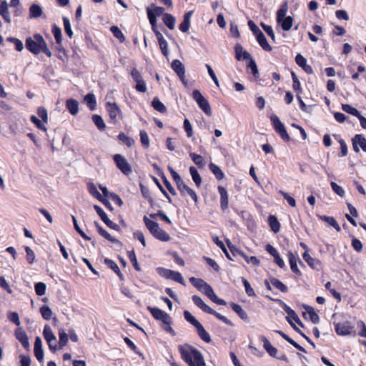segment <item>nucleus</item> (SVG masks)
Returning a JSON list of instances; mask_svg holds the SVG:
<instances>
[{
  "instance_id": "obj_39",
  "label": "nucleus",
  "mask_w": 366,
  "mask_h": 366,
  "mask_svg": "<svg viewBox=\"0 0 366 366\" xmlns=\"http://www.w3.org/2000/svg\"><path fill=\"white\" fill-rule=\"evenodd\" d=\"M59 349H62L67 345L68 342V335L65 332L64 329L59 330Z\"/></svg>"
},
{
  "instance_id": "obj_23",
  "label": "nucleus",
  "mask_w": 366,
  "mask_h": 366,
  "mask_svg": "<svg viewBox=\"0 0 366 366\" xmlns=\"http://www.w3.org/2000/svg\"><path fill=\"white\" fill-rule=\"evenodd\" d=\"M0 15L7 23H11V17L9 12V5L6 1H2L0 4Z\"/></svg>"
},
{
  "instance_id": "obj_36",
  "label": "nucleus",
  "mask_w": 366,
  "mask_h": 366,
  "mask_svg": "<svg viewBox=\"0 0 366 366\" xmlns=\"http://www.w3.org/2000/svg\"><path fill=\"white\" fill-rule=\"evenodd\" d=\"M189 172L195 184L197 187H200L202 184V177L199 175L197 169L194 167L192 166L189 167Z\"/></svg>"
},
{
  "instance_id": "obj_5",
  "label": "nucleus",
  "mask_w": 366,
  "mask_h": 366,
  "mask_svg": "<svg viewBox=\"0 0 366 366\" xmlns=\"http://www.w3.org/2000/svg\"><path fill=\"white\" fill-rule=\"evenodd\" d=\"M192 97L197 103L200 109L207 114L210 116L212 114L211 107L208 101L202 96L199 90H194L192 92Z\"/></svg>"
},
{
  "instance_id": "obj_51",
  "label": "nucleus",
  "mask_w": 366,
  "mask_h": 366,
  "mask_svg": "<svg viewBox=\"0 0 366 366\" xmlns=\"http://www.w3.org/2000/svg\"><path fill=\"white\" fill-rule=\"evenodd\" d=\"M342 109L344 112H345L350 114H352L353 116H355L357 117H358L360 114L357 109L352 107V106H350L349 104H342Z\"/></svg>"
},
{
  "instance_id": "obj_55",
  "label": "nucleus",
  "mask_w": 366,
  "mask_h": 366,
  "mask_svg": "<svg viewBox=\"0 0 366 366\" xmlns=\"http://www.w3.org/2000/svg\"><path fill=\"white\" fill-rule=\"evenodd\" d=\"M114 36L120 40L121 42L124 41L125 37L122 31L116 26H113L110 29Z\"/></svg>"
},
{
  "instance_id": "obj_53",
  "label": "nucleus",
  "mask_w": 366,
  "mask_h": 366,
  "mask_svg": "<svg viewBox=\"0 0 366 366\" xmlns=\"http://www.w3.org/2000/svg\"><path fill=\"white\" fill-rule=\"evenodd\" d=\"M140 141L144 148H149L150 146L149 136L146 131H140Z\"/></svg>"
},
{
  "instance_id": "obj_58",
  "label": "nucleus",
  "mask_w": 366,
  "mask_h": 366,
  "mask_svg": "<svg viewBox=\"0 0 366 366\" xmlns=\"http://www.w3.org/2000/svg\"><path fill=\"white\" fill-rule=\"evenodd\" d=\"M189 156L192 158V161L195 163V164H197L199 167L204 166V159L201 155L194 153H190Z\"/></svg>"
},
{
  "instance_id": "obj_9",
  "label": "nucleus",
  "mask_w": 366,
  "mask_h": 366,
  "mask_svg": "<svg viewBox=\"0 0 366 366\" xmlns=\"http://www.w3.org/2000/svg\"><path fill=\"white\" fill-rule=\"evenodd\" d=\"M131 75L134 81L137 83L135 89L139 92L144 93L147 92L146 83L144 81L140 72L135 68L131 71Z\"/></svg>"
},
{
  "instance_id": "obj_14",
  "label": "nucleus",
  "mask_w": 366,
  "mask_h": 366,
  "mask_svg": "<svg viewBox=\"0 0 366 366\" xmlns=\"http://www.w3.org/2000/svg\"><path fill=\"white\" fill-rule=\"evenodd\" d=\"M171 67L176 72L182 81L186 84L185 68L184 64L179 60L176 59L172 61Z\"/></svg>"
},
{
  "instance_id": "obj_34",
  "label": "nucleus",
  "mask_w": 366,
  "mask_h": 366,
  "mask_svg": "<svg viewBox=\"0 0 366 366\" xmlns=\"http://www.w3.org/2000/svg\"><path fill=\"white\" fill-rule=\"evenodd\" d=\"M104 263L110 268L112 269L119 277L121 280L123 279V274H122L118 265L112 259L106 258L104 259Z\"/></svg>"
},
{
  "instance_id": "obj_29",
  "label": "nucleus",
  "mask_w": 366,
  "mask_h": 366,
  "mask_svg": "<svg viewBox=\"0 0 366 366\" xmlns=\"http://www.w3.org/2000/svg\"><path fill=\"white\" fill-rule=\"evenodd\" d=\"M66 106L72 115H76L79 112V103L76 100L69 99L66 101Z\"/></svg>"
},
{
  "instance_id": "obj_6",
  "label": "nucleus",
  "mask_w": 366,
  "mask_h": 366,
  "mask_svg": "<svg viewBox=\"0 0 366 366\" xmlns=\"http://www.w3.org/2000/svg\"><path fill=\"white\" fill-rule=\"evenodd\" d=\"M157 272L162 277H164L167 279H171L183 285H185L184 278L182 277V274L178 272H175L168 269H164L162 267H159L157 268Z\"/></svg>"
},
{
  "instance_id": "obj_8",
  "label": "nucleus",
  "mask_w": 366,
  "mask_h": 366,
  "mask_svg": "<svg viewBox=\"0 0 366 366\" xmlns=\"http://www.w3.org/2000/svg\"><path fill=\"white\" fill-rule=\"evenodd\" d=\"M113 159L118 169L121 170L124 174L129 175L132 173L131 166L122 155L115 154Z\"/></svg>"
},
{
  "instance_id": "obj_43",
  "label": "nucleus",
  "mask_w": 366,
  "mask_h": 366,
  "mask_svg": "<svg viewBox=\"0 0 366 366\" xmlns=\"http://www.w3.org/2000/svg\"><path fill=\"white\" fill-rule=\"evenodd\" d=\"M270 282L273 287L278 289L282 292H287V287L286 285H285L281 281L279 280L274 278V277H270Z\"/></svg>"
},
{
  "instance_id": "obj_18",
  "label": "nucleus",
  "mask_w": 366,
  "mask_h": 366,
  "mask_svg": "<svg viewBox=\"0 0 366 366\" xmlns=\"http://www.w3.org/2000/svg\"><path fill=\"white\" fill-rule=\"evenodd\" d=\"M107 109L111 120L113 122H116L117 118L120 114V109L119 107L115 103L108 102L107 104Z\"/></svg>"
},
{
  "instance_id": "obj_27",
  "label": "nucleus",
  "mask_w": 366,
  "mask_h": 366,
  "mask_svg": "<svg viewBox=\"0 0 366 366\" xmlns=\"http://www.w3.org/2000/svg\"><path fill=\"white\" fill-rule=\"evenodd\" d=\"M257 40L261 47L267 51H272V46L268 44L267 39L262 32L258 33V35L256 36Z\"/></svg>"
},
{
  "instance_id": "obj_64",
  "label": "nucleus",
  "mask_w": 366,
  "mask_h": 366,
  "mask_svg": "<svg viewBox=\"0 0 366 366\" xmlns=\"http://www.w3.org/2000/svg\"><path fill=\"white\" fill-rule=\"evenodd\" d=\"M37 114L40 118H41L42 121L44 123H47L48 122V114L47 111L44 107H39L37 110Z\"/></svg>"
},
{
  "instance_id": "obj_45",
  "label": "nucleus",
  "mask_w": 366,
  "mask_h": 366,
  "mask_svg": "<svg viewBox=\"0 0 366 366\" xmlns=\"http://www.w3.org/2000/svg\"><path fill=\"white\" fill-rule=\"evenodd\" d=\"M88 189H89V192L94 197H95L96 199H97L98 200H99L102 202H104V199L102 198L101 194L99 192L96 186L93 183H91L89 184Z\"/></svg>"
},
{
  "instance_id": "obj_25",
  "label": "nucleus",
  "mask_w": 366,
  "mask_h": 366,
  "mask_svg": "<svg viewBox=\"0 0 366 366\" xmlns=\"http://www.w3.org/2000/svg\"><path fill=\"white\" fill-rule=\"evenodd\" d=\"M192 14H193V11H189L184 15V19L179 25V29L182 32H187L189 31V27H190V19H191Z\"/></svg>"
},
{
  "instance_id": "obj_7",
  "label": "nucleus",
  "mask_w": 366,
  "mask_h": 366,
  "mask_svg": "<svg viewBox=\"0 0 366 366\" xmlns=\"http://www.w3.org/2000/svg\"><path fill=\"white\" fill-rule=\"evenodd\" d=\"M270 120L272 122L275 131L281 136L282 139L284 141L288 142L290 137L279 117L275 114H272L270 117Z\"/></svg>"
},
{
  "instance_id": "obj_4",
  "label": "nucleus",
  "mask_w": 366,
  "mask_h": 366,
  "mask_svg": "<svg viewBox=\"0 0 366 366\" xmlns=\"http://www.w3.org/2000/svg\"><path fill=\"white\" fill-rule=\"evenodd\" d=\"M143 220L147 228L155 238L162 242H168L170 240L169 235L160 228L157 222L149 219L147 216L144 217Z\"/></svg>"
},
{
  "instance_id": "obj_33",
  "label": "nucleus",
  "mask_w": 366,
  "mask_h": 366,
  "mask_svg": "<svg viewBox=\"0 0 366 366\" xmlns=\"http://www.w3.org/2000/svg\"><path fill=\"white\" fill-rule=\"evenodd\" d=\"M42 14V9L38 4H33L29 8L30 18H38Z\"/></svg>"
},
{
  "instance_id": "obj_21",
  "label": "nucleus",
  "mask_w": 366,
  "mask_h": 366,
  "mask_svg": "<svg viewBox=\"0 0 366 366\" xmlns=\"http://www.w3.org/2000/svg\"><path fill=\"white\" fill-rule=\"evenodd\" d=\"M192 301L199 308H200L204 312L207 313L214 312V310L206 305L200 297L194 295L192 297Z\"/></svg>"
},
{
  "instance_id": "obj_37",
  "label": "nucleus",
  "mask_w": 366,
  "mask_h": 366,
  "mask_svg": "<svg viewBox=\"0 0 366 366\" xmlns=\"http://www.w3.org/2000/svg\"><path fill=\"white\" fill-rule=\"evenodd\" d=\"M84 100L86 102V104H87L88 107L91 110L95 109L97 102H96V97H95L94 94H91V93L87 94L84 97Z\"/></svg>"
},
{
  "instance_id": "obj_16",
  "label": "nucleus",
  "mask_w": 366,
  "mask_h": 366,
  "mask_svg": "<svg viewBox=\"0 0 366 366\" xmlns=\"http://www.w3.org/2000/svg\"><path fill=\"white\" fill-rule=\"evenodd\" d=\"M15 336L25 349H29L30 345L28 336L21 327H19L15 330Z\"/></svg>"
},
{
  "instance_id": "obj_56",
  "label": "nucleus",
  "mask_w": 366,
  "mask_h": 366,
  "mask_svg": "<svg viewBox=\"0 0 366 366\" xmlns=\"http://www.w3.org/2000/svg\"><path fill=\"white\" fill-rule=\"evenodd\" d=\"M52 34L56 39V41L58 44H61V30L59 27L56 25H54L52 27Z\"/></svg>"
},
{
  "instance_id": "obj_40",
  "label": "nucleus",
  "mask_w": 366,
  "mask_h": 366,
  "mask_svg": "<svg viewBox=\"0 0 366 366\" xmlns=\"http://www.w3.org/2000/svg\"><path fill=\"white\" fill-rule=\"evenodd\" d=\"M163 21L169 29L173 30L174 29L175 18L172 15L165 14L163 17Z\"/></svg>"
},
{
  "instance_id": "obj_12",
  "label": "nucleus",
  "mask_w": 366,
  "mask_h": 366,
  "mask_svg": "<svg viewBox=\"0 0 366 366\" xmlns=\"http://www.w3.org/2000/svg\"><path fill=\"white\" fill-rule=\"evenodd\" d=\"M94 209L96 210L97 213L99 214V216L101 217L102 220L111 229L118 230L119 229V226L116 223H114L112 221H111L107 214L104 212V210L98 205L94 206Z\"/></svg>"
},
{
  "instance_id": "obj_20",
  "label": "nucleus",
  "mask_w": 366,
  "mask_h": 366,
  "mask_svg": "<svg viewBox=\"0 0 366 366\" xmlns=\"http://www.w3.org/2000/svg\"><path fill=\"white\" fill-rule=\"evenodd\" d=\"M218 191L220 194L221 208L224 211L228 208V194L226 189L222 186L218 187Z\"/></svg>"
},
{
  "instance_id": "obj_1",
  "label": "nucleus",
  "mask_w": 366,
  "mask_h": 366,
  "mask_svg": "<svg viewBox=\"0 0 366 366\" xmlns=\"http://www.w3.org/2000/svg\"><path fill=\"white\" fill-rule=\"evenodd\" d=\"M26 48L34 54H38L40 52H43L47 56H51V52L47 47L44 38L39 34H36L33 35V36L26 38Z\"/></svg>"
},
{
  "instance_id": "obj_3",
  "label": "nucleus",
  "mask_w": 366,
  "mask_h": 366,
  "mask_svg": "<svg viewBox=\"0 0 366 366\" xmlns=\"http://www.w3.org/2000/svg\"><path fill=\"white\" fill-rule=\"evenodd\" d=\"M147 309L156 320L162 322V327L165 331L169 332L173 336L176 335L174 330L170 326L172 322V317L167 313L157 307L148 306Z\"/></svg>"
},
{
  "instance_id": "obj_38",
  "label": "nucleus",
  "mask_w": 366,
  "mask_h": 366,
  "mask_svg": "<svg viewBox=\"0 0 366 366\" xmlns=\"http://www.w3.org/2000/svg\"><path fill=\"white\" fill-rule=\"evenodd\" d=\"M269 224L271 227V229L274 232L277 233L280 229V224L278 222L277 218L274 215H270L269 217Z\"/></svg>"
},
{
  "instance_id": "obj_60",
  "label": "nucleus",
  "mask_w": 366,
  "mask_h": 366,
  "mask_svg": "<svg viewBox=\"0 0 366 366\" xmlns=\"http://www.w3.org/2000/svg\"><path fill=\"white\" fill-rule=\"evenodd\" d=\"M242 283L245 287V291L247 295L252 297L255 295L254 290L251 287L249 282L244 277L242 278Z\"/></svg>"
},
{
  "instance_id": "obj_2",
  "label": "nucleus",
  "mask_w": 366,
  "mask_h": 366,
  "mask_svg": "<svg viewBox=\"0 0 366 366\" xmlns=\"http://www.w3.org/2000/svg\"><path fill=\"white\" fill-rule=\"evenodd\" d=\"M190 282L199 291L204 292L212 302L219 305H225L226 302L219 299L214 293L212 287L202 279L190 277Z\"/></svg>"
},
{
  "instance_id": "obj_30",
  "label": "nucleus",
  "mask_w": 366,
  "mask_h": 366,
  "mask_svg": "<svg viewBox=\"0 0 366 366\" xmlns=\"http://www.w3.org/2000/svg\"><path fill=\"white\" fill-rule=\"evenodd\" d=\"M199 337L205 342H210L212 341L209 334L204 330V327L199 325L196 328Z\"/></svg>"
},
{
  "instance_id": "obj_35",
  "label": "nucleus",
  "mask_w": 366,
  "mask_h": 366,
  "mask_svg": "<svg viewBox=\"0 0 366 366\" xmlns=\"http://www.w3.org/2000/svg\"><path fill=\"white\" fill-rule=\"evenodd\" d=\"M305 312H307L310 317V320L317 324L320 322L319 315L314 311V309L310 306H304Z\"/></svg>"
},
{
  "instance_id": "obj_50",
  "label": "nucleus",
  "mask_w": 366,
  "mask_h": 366,
  "mask_svg": "<svg viewBox=\"0 0 366 366\" xmlns=\"http://www.w3.org/2000/svg\"><path fill=\"white\" fill-rule=\"evenodd\" d=\"M35 292L39 296H43L46 293V285L44 282H37L34 285Z\"/></svg>"
},
{
  "instance_id": "obj_28",
  "label": "nucleus",
  "mask_w": 366,
  "mask_h": 366,
  "mask_svg": "<svg viewBox=\"0 0 366 366\" xmlns=\"http://www.w3.org/2000/svg\"><path fill=\"white\" fill-rule=\"evenodd\" d=\"M288 258H289V262L290 264L291 270L297 274H300L301 272H300L299 268L297 267V260L299 259L291 252H290L288 253Z\"/></svg>"
},
{
  "instance_id": "obj_59",
  "label": "nucleus",
  "mask_w": 366,
  "mask_h": 366,
  "mask_svg": "<svg viewBox=\"0 0 366 366\" xmlns=\"http://www.w3.org/2000/svg\"><path fill=\"white\" fill-rule=\"evenodd\" d=\"M64 26L66 34L71 38L73 35L71 24L67 17H63Z\"/></svg>"
},
{
  "instance_id": "obj_44",
  "label": "nucleus",
  "mask_w": 366,
  "mask_h": 366,
  "mask_svg": "<svg viewBox=\"0 0 366 366\" xmlns=\"http://www.w3.org/2000/svg\"><path fill=\"white\" fill-rule=\"evenodd\" d=\"M320 219L333 227L337 232H340L341 230V228L339 225V224L337 222V221L332 217H328V216H322L320 217Z\"/></svg>"
},
{
  "instance_id": "obj_13",
  "label": "nucleus",
  "mask_w": 366,
  "mask_h": 366,
  "mask_svg": "<svg viewBox=\"0 0 366 366\" xmlns=\"http://www.w3.org/2000/svg\"><path fill=\"white\" fill-rule=\"evenodd\" d=\"M353 149L359 152V147L366 152V138L362 134H356L352 139Z\"/></svg>"
},
{
  "instance_id": "obj_46",
  "label": "nucleus",
  "mask_w": 366,
  "mask_h": 366,
  "mask_svg": "<svg viewBox=\"0 0 366 366\" xmlns=\"http://www.w3.org/2000/svg\"><path fill=\"white\" fill-rule=\"evenodd\" d=\"M152 105L155 110L161 113H164L167 111L166 107L164 105L163 103L160 102V100L157 97L154 98L152 102Z\"/></svg>"
},
{
  "instance_id": "obj_22",
  "label": "nucleus",
  "mask_w": 366,
  "mask_h": 366,
  "mask_svg": "<svg viewBox=\"0 0 366 366\" xmlns=\"http://www.w3.org/2000/svg\"><path fill=\"white\" fill-rule=\"evenodd\" d=\"M302 257L304 260L308 264L310 267H311L312 269H315L317 270H319L320 268V262L312 257L307 252H304L302 254Z\"/></svg>"
},
{
  "instance_id": "obj_57",
  "label": "nucleus",
  "mask_w": 366,
  "mask_h": 366,
  "mask_svg": "<svg viewBox=\"0 0 366 366\" xmlns=\"http://www.w3.org/2000/svg\"><path fill=\"white\" fill-rule=\"evenodd\" d=\"M124 340L125 342V343L136 353L138 355H139L140 357H142L143 359H144V355L143 354L139 351V350L137 349V346L134 344V342L129 338V337H124Z\"/></svg>"
},
{
  "instance_id": "obj_42",
  "label": "nucleus",
  "mask_w": 366,
  "mask_h": 366,
  "mask_svg": "<svg viewBox=\"0 0 366 366\" xmlns=\"http://www.w3.org/2000/svg\"><path fill=\"white\" fill-rule=\"evenodd\" d=\"M231 307L241 319L244 320H247L248 319L247 314L243 310L240 305L235 303H232Z\"/></svg>"
},
{
  "instance_id": "obj_47",
  "label": "nucleus",
  "mask_w": 366,
  "mask_h": 366,
  "mask_svg": "<svg viewBox=\"0 0 366 366\" xmlns=\"http://www.w3.org/2000/svg\"><path fill=\"white\" fill-rule=\"evenodd\" d=\"M185 320L197 328L201 323L187 310L184 312Z\"/></svg>"
},
{
  "instance_id": "obj_11",
  "label": "nucleus",
  "mask_w": 366,
  "mask_h": 366,
  "mask_svg": "<svg viewBox=\"0 0 366 366\" xmlns=\"http://www.w3.org/2000/svg\"><path fill=\"white\" fill-rule=\"evenodd\" d=\"M354 328V326L347 321L335 325V331L339 335L345 336L350 335L355 332Z\"/></svg>"
},
{
  "instance_id": "obj_63",
  "label": "nucleus",
  "mask_w": 366,
  "mask_h": 366,
  "mask_svg": "<svg viewBox=\"0 0 366 366\" xmlns=\"http://www.w3.org/2000/svg\"><path fill=\"white\" fill-rule=\"evenodd\" d=\"M331 187L332 190L340 197H342L345 195V190L335 182H331Z\"/></svg>"
},
{
  "instance_id": "obj_48",
  "label": "nucleus",
  "mask_w": 366,
  "mask_h": 366,
  "mask_svg": "<svg viewBox=\"0 0 366 366\" xmlns=\"http://www.w3.org/2000/svg\"><path fill=\"white\" fill-rule=\"evenodd\" d=\"M92 120L99 130L102 131L105 129L106 125L101 116L98 114H94L92 116Z\"/></svg>"
},
{
  "instance_id": "obj_62",
  "label": "nucleus",
  "mask_w": 366,
  "mask_h": 366,
  "mask_svg": "<svg viewBox=\"0 0 366 366\" xmlns=\"http://www.w3.org/2000/svg\"><path fill=\"white\" fill-rule=\"evenodd\" d=\"M279 193L284 197V198L286 199L287 203L291 207H296V201H295V199L293 197H292L287 193H286V192H285L284 191H282V190H280Z\"/></svg>"
},
{
  "instance_id": "obj_17",
  "label": "nucleus",
  "mask_w": 366,
  "mask_h": 366,
  "mask_svg": "<svg viewBox=\"0 0 366 366\" xmlns=\"http://www.w3.org/2000/svg\"><path fill=\"white\" fill-rule=\"evenodd\" d=\"M284 310L287 314V317H286L288 322H290V321H295L297 324H298L300 327H303L304 325L300 318L298 317V315L297 313L291 309L290 307H288L287 305H285Z\"/></svg>"
},
{
  "instance_id": "obj_26",
  "label": "nucleus",
  "mask_w": 366,
  "mask_h": 366,
  "mask_svg": "<svg viewBox=\"0 0 366 366\" xmlns=\"http://www.w3.org/2000/svg\"><path fill=\"white\" fill-rule=\"evenodd\" d=\"M96 227H97L98 229V232L102 236L104 237L105 239H107V240L113 242V243H116V244H121L120 242L116 238L113 237L111 236V234L107 232L105 229H104L98 222H94Z\"/></svg>"
},
{
  "instance_id": "obj_54",
  "label": "nucleus",
  "mask_w": 366,
  "mask_h": 366,
  "mask_svg": "<svg viewBox=\"0 0 366 366\" xmlns=\"http://www.w3.org/2000/svg\"><path fill=\"white\" fill-rule=\"evenodd\" d=\"M119 139L128 147H131L134 144V140L127 137L124 133H120L118 136Z\"/></svg>"
},
{
  "instance_id": "obj_52",
  "label": "nucleus",
  "mask_w": 366,
  "mask_h": 366,
  "mask_svg": "<svg viewBox=\"0 0 366 366\" xmlns=\"http://www.w3.org/2000/svg\"><path fill=\"white\" fill-rule=\"evenodd\" d=\"M72 217V221H73V223H74V227L76 229V231L80 234V236L84 238V239L86 240H90V237H89L84 232V231L79 227L78 223H77V220H76V218L72 215L71 216Z\"/></svg>"
},
{
  "instance_id": "obj_61",
  "label": "nucleus",
  "mask_w": 366,
  "mask_h": 366,
  "mask_svg": "<svg viewBox=\"0 0 366 366\" xmlns=\"http://www.w3.org/2000/svg\"><path fill=\"white\" fill-rule=\"evenodd\" d=\"M25 251L26 253V260L29 264H32L36 258L34 251L29 247H26Z\"/></svg>"
},
{
  "instance_id": "obj_19",
  "label": "nucleus",
  "mask_w": 366,
  "mask_h": 366,
  "mask_svg": "<svg viewBox=\"0 0 366 366\" xmlns=\"http://www.w3.org/2000/svg\"><path fill=\"white\" fill-rule=\"evenodd\" d=\"M295 61L297 64L302 68L307 74H312L313 72L312 66L307 64V59L302 54H299L296 56Z\"/></svg>"
},
{
  "instance_id": "obj_41",
  "label": "nucleus",
  "mask_w": 366,
  "mask_h": 366,
  "mask_svg": "<svg viewBox=\"0 0 366 366\" xmlns=\"http://www.w3.org/2000/svg\"><path fill=\"white\" fill-rule=\"evenodd\" d=\"M288 10L287 3H284L277 12V22L281 21L282 19L287 17L286 16Z\"/></svg>"
},
{
  "instance_id": "obj_24",
  "label": "nucleus",
  "mask_w": 366,
  "mask_h": 366,
  "mask_svg": "<svg viewBox=\"0 0 366 366\" xmlns=\"http://www.w3.org/2000/svg\"><path fill=\"white\" fill-rule=\"evenodd\" d=\"M260 339L264 344V348L269 353V355L272 357H276L277 354V350L271 345L266 337L262 336Z\"/></svg>"
},
{
  "instance_id": "obj_49",
  "label": "nucleus",
  "mask_w": 366,
  "mask_h": 366,
  "mask_svg": "<svg viewBox=\"0 0 366 366\" xmlns=\"http://www.w3.org/2000/svg\"><path fill=\"white\" fill-rule=\"evenodd\" d=\"M40 312L43 318L46 320H49L52 316V311L49 306L44 305L40 308Z\"/></svg>"
},
{
  "instance_id": "obj_32",
  "label": "nucleus",
  "mask_w": 366,
  "mask_h": 366,
  "mask_svg": "<svg viewBox=\"0 0 366 366\" xmlns=\"http://www.w3.org/2000/svg\"><path fill=\"white\" fill-rule=\"evenodd\" d=\"M277 23L280 24L284 31H287L291 29L293 25V19L292 16H288L287 17L282 19L281 21H277Z\"/></svg>"
},
{
  "instance_id": "obj_10",
  "label": "nucleus",
  "mask_w": 366,
  "mask_h": 366,
  "mask_svg": "<svg viewBox=\"0 0 366 366\" xmlns=\"http://www.w3.org/2000/svg\"><path fill=\"white\" fill-rule=\"evenodd\" d=\"M43 335L48 343L49 349L52 351H56L57 350V345L51 344V341L56 342V337L49 325L44 326Z\"/></svg>"
},
{
  "instance_id": "obj_31",
  "label": "nucleus",
  "mask_w": 366,
  "mask_h": 366,
  "mask_svg": "<svg viewBox=\"0 0 366 366\" xmlns=\"http://www.w3.org/2000/svg\"><path fill=\"white\" fill-rule=\"evenodd\" d=\"M209 168L218 180H222L224 178L223 172L217 165L214 164V163H210Z\"/></svg>"
},
{
  "instance_id": "obj_15",
  "label": "nucleus",
  "mask_w": 366,
  "mask_h": 366,
  "mask_svg": "<svg viewBox=\"0 0 366 366\" xmlns=\"http://www.w3.org/2000/svg\"><path fill=\"white\" fill-rule=\"evenodd\" d=\"M177 185L182 195L188 194L195 202H197V196L195 192L189 187L182 179L179 182Z\"/></svg>"
}]
</instances>
